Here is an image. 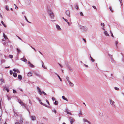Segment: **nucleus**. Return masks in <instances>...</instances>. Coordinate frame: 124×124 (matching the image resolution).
<instances>
[{
    "label": "nucleus",
    "instance_id": "1",
    "mask_svg": "<svg viewBox=\"0 0 124 124\" xmlns=\"http://www.w3.org/2000/svg\"><path fill=\"white\" fill-rule=\"evenodd\" d=\"M48 12L51 18L52 19H53L54 17V15L53 12L49 9L48 10Z\"/></svg>",
    "mask_w": 124,
    "mask_h": 124
},
{
    "label": "nucleus",
    "instance_id": "2",
    "mask_svg": "<svg viewBox=\"0 0 124 124\" xmlns=\"http://www.w3.org/2000/svg\"><path fill=\"white\" fill-rule=\"evenodd\" d=\"M37 88L38 89V92L40 95H41L42 94V93H43L44 95H46V93L44 91H43L42 92L41 90L39 87H37Z\"/></svg>",
    "mask_w": 124,
    "mask_h": 124
},
{
    "label": "nucleus",
    "instance_id": "3",
    "mask_svg": "<svg viewBox=\"0 0 124 124\" xmlns=\"http://www.w3.org/2000/svg\"><path fill=\"white\" fill-rule=\"evenodd\" d=\"M3 37L4 38V39L3 38L2 40V41H5L6 39H8V38L7 36L5 35L4 33H3Z\"/></svg>",
    "mask_w": 124,
    "mask_h": 124
},
{
    "label": "nucleus",
    "instance_id": "4",
    "mask_svg": "<svg viewBox=\"0 0 124 124\" xmlns=\"http://www.w3.org/2000/svg\"><path fill=\"white\" fill-rule=\"evenodd\" d=\"M34 73L35 75L36 76H38V77L39 78L41 77V75L39 74V73L35 71H34Z\"/></svg>",
    "mask_w": 124,
    "mask_h": 124
},
{
    "label": "nucleus",
    "instance_id": "5",
    "mask_svg": "<svg viewBox=\"0 0 124 124\" xmlns=\"http://www.w3.org/2000/svg\"><path fill=\"white\" fill-rule=\"evenodd\" d=\"M83 30H84L85 31H86L88 30V28L86 27H84L82 26H81L80 27Z\"/></svg>",
    "mask_w": 124,
    "mask_h": 124
},
{
    "label": "nucleus",
    "instance_id": "6",
    "mask_svg": "<svg viewBox=\"0 0 124 124\" xmlns=\"http://www.w3.org/2000/svg\"><path fill=\"white\" fill-rule=\"evenodd\" d=\"M66 14L69 17H70V11L69 10L66 11Z\"/></svg>",
    "mask_w": 124,
    "mask_h": 124
},
{
    "label": "nucleus",
    "instance_id": "7",
    "mask_svg": "<svg viewBox=\"0 0 124 124\" xmlns=\"http://www.w3.org/2000/svg\"><path fill=\"white\" fill-rule=\"evenodd\" d=\"M3 90L4 91H7V92H8L9 91L8 88L6 86H5L4 87Z\"/></svg>",
    "mask_w": 124,
    "mask_h": 124
},
{
    "label": "nucleus",
    "instance_id": "8",
    "mask_svg": "<svg viewBox=\"0 0 124 124\" xmlns=\"http://www.w3.org/2000/svg\"><path fill=\"white\" fill-rule=\"evenodd\" d=\"M110 104L112 105V106L114 107L115 106V102L114 101L112 100H110Z\"/></svg>",
    "mask_w": 124,
    "mask_h": 124
},
{
    "label": "nucleus",
    "instance_id": "9",
    "mask_svg": "<svg viewBox=\"0 0 124 124\" xmlns=\"http://www.w3.org/2000/svg\"><path fill=\"white\" fill-rule=\"evenodd\" d=\"M23 118L22 117V116H21L20 117V119L19 121V124H22V123H23Z\"/></svg>",
    "mask_w": 124,
    "mask_h": 124
},
{
    "label": "nucleus",
    "instance_id": "10",
    "mask_svg": "<svg viewBox=\"0 0 124 124\" xmlns=\"http://www.w3.org/2000/svg\"><path fill=\"white\" fill-rule=\"evenodd\" d=\"M56 27L58 30L59 31H61V29L59 25L58 24L56 25Z\"/></svg>",
    "mask_w": 124,
    "mask_h": 124
},
{
    "label": "nucleus",
    "instance_id": "11",
    "mask_svg": "<svg viewBox=\"0 0 124 124\" xmlns=\"http://www.w3.org/2000/svg\"><path fill=\"white\" fill-rule=\"evenodd\" d=\"M31 119L33 121H34L36 119V117L34 116H31Z\"/></svg>",
    "mask_w": 124,
    "mask_h": 124
},
{
    "label": "nucleus",
    "instance_id": "12",
    "mask_svg": "<svg viewBox=\"0 0 124 124\" xmlns=\"http://www.w3.org/2000/svg\"><path fill=\"white\" fill-rule=\"evenodd\" d=\"M70 122L71 124H72V123L75 121V120L73 118H70Z\"/></svg>",
    "mask_w": 124,
    "mask_h": 124
},
{
    "label": "nucleus",
    "instance_id": "13",
    "mask_svg": "<svg viewBox=\"0 0 124 124\" xmlns=\"http://www.w3.org/2000/svg\"><path fill=\"white\" fill-rule=\"evenodd\" d=\"M83 121L84 122H87V123H88L89 124H91V123L90 122L88 121L87 120L85 119V118H84L83 119Z\"/></svg>",
    "mask_w": 124,
    "mask_h": 124
},
{
    "label": "nucleus",
    "instance_id": "14",
    "mask_svg": "<svg viewBox=\"0 0 124 124\" xmlns=\"http://www.w3.org/2000/svg\"><path fill=\"white\" fill-rule=\"evenodd\" d=\"M23 59V58H22L20 59L25 62H26V63H27V60H26L25 59Z\"/></svg>",
    "mask_w": 124,
    "mask_h": 124
},
{
    "label": "nucleus",
    "instance_id": "15",
    "mask_svg": "<svg viewBox=\"0 0 124 124\" xmlns=\"http://www.w3.org/2000/svg\"><path fill=\"white\" fill-rule=\"evenodd\" d=\"M104 34L106 36H109L108 34V33L107 31H105L104 32Z\"/></svg>",
    "mask_w": 124,
    "mask_h": 124
},
{
    "label": "nucleus",
    "instance_id": "16",
    "mask_svg": "<svg viewBox=\"0 0 124 124\" xmlns=\"http://www.w3.org/2000/svg\"><path fill=\"white\" fill-rule=\"evenodd\" d=\"M68 83L70 85V86L72 87H73V86L74 85L73 83H72L70 81L69 82H68Z\"/></svg>",
    "mask_w": 124,
    "mask_h": 124
},
{
    "label": "nucleus",
    "instance_id": "17",
    "mask_svg": "<svg viewBox=\"0 0 124 124\" xmlns=\"http://www.w3.org/2000/svg\"><path fill=\"white\" fill-rule=\"evenodd\" d=\"M39 102L42 105H43V106H45V107H47V106H46V105L45 104H44L43 103H42V102H41V101H40V100H39Z\"/></svg>",
    "mask_w": 124,
    "mask_h": 124
},
{
    "label": "nucleus",
    "instance_id": "18",
    "mask_svg": "<svg viewBox=\"0 0 124 124\" xmlns=\"http://www.w3.org/2000/svg\"><path fill=\"white\" fill-rule=\"evenodd\" d=\"M62 98L63 100L66 101H68V100L66 98H65V96H62Z\"/></svg>",
    "mask_w": 124,
    "mask_h": 124
},
{
    "label": "nucleus",
    "instance_id": "19",
    "mask_svg": "<svg viewBox=\"0 0 124 124\" xmlns=\"http://www.w3.org/2000/svg\"><path fill=\"white\" fill-rule=\"evenodd\" d=\"M32 74L31 72H29L28 74H27V76H31L32 75Z\"/></svg>",
    "mask_w": 124,
    "mask_h": 124
},
{
    "label": "nucleus",
    "instance_id": "20",
    "mask_svg": "<svg viewBox=\"0 0 124 124\" xmlns=\"http://www.w3.org/2000/svg\"><path fill=\"white\" fill-rule=\"evenodd\" d=\"M18 79L20 80H21L22 78V76L20 75H19L18 76Z\"/></svg>",
    "mask_w": 124,
    "mask_h": 124
},
{
    "label": "nucleus",
    "instance_id": "21",
    "mask_svg": "<svg viewBox=\"0 0 124 124\" xmlns=\"http://www.w3.org/2000/svg\"><path fill=\"white\" fill-rule=\"evenodd\" d=\"M13 75L14 77H16L17 76V74L16 73H13Z\"/></svg>",
    "mask_w": 124,
    "mask_h": 124
},
{
    "label": "nucleus",
    "instance_id": "22",
    "mask_svg": "<svg viewBox=\"0 0 124 124\" xmlns=\"http://www.w3.org/2000/svg\"><path fill=\"white\" fill-rule=\"evenodd\" d=\"M5 8L8 11L9 10V9L8 8V6H5Z\"/></svg>",
    "mask_w": 124,
    "mask_h": 124
},
{
    "label": "nucleus",
    "instance_id": "23",
    "mask_svg": "<svg viewBox=\"0 0 124 124\" xmlns=\"http://www.w3.org/2000/svg\"><path fill=\"white\" fill-rule=\"evenodd\" d=\"M1 23H2V24L4 25V26L5 27H6V25H5L4 24V22H3L2 21H1Z\"/></svg>",
    "mask_w": 124,
    "mask_h": 124
},
{
    "label": "nucleus",
    "instance_id": "24",
    "mask_svg": "<svg viewBox=\"0 0 124 124\" xmlns=\"http://www.w3.org/2000/svg\"><path fill=\"white\" fill-rule=\"evenodd\" d=\"M101 26H102V27L104 26V24L103 23H101Z\"/></svg>",
    "mask_w": 124,
    "mask_h": 124
},
{
    "label": "nucleus",
    "instance_id": "25",
    "mask_svg": "<svg viewBox=\"0 0 124 124\" xmlns=\"http://www.w3.org/2000/svg\"><path fill=\"white\" fill-rule=\"evenodd\" d=\"M20 104L21 106H23L25 107V104H24L23 102H22V103H21V104Z\"/></svg>",
    "mask_w": 124,
    "mask_h": 124
},
{
    "label": "nucleus",
    "instance_id": "26",
    "mask_svg": "<svg viewBox=\"0 0 124 124\" xmlns=\"http://www.w3.org/2000/svg\"><path fill=\"white\" fill-rule=\"evenodd\" d=\"M90 57L92 61L93 62H94V60L91 57V55L90 56Z\"/></svg>",
    "mask_w": 124,
    "mask_h": 124
},
{
    "label": "nucleus",
    "instance_id": "27",
    "mask_svg": "<svg viewBox=\"0 0 124 124\" xmlns=\"http://www.w3.org/2000/svg\"><path fill=\"white\" fill-rule=\"evenodd\" d=\"M58 102L57 101H55V102L54 103V104L55 105H57L58 104Z\"/></svg>",
    "mask_w": 124,
    "mask_h": 124
},
{
    "label": "nucleus",
    "instance_id": "28",
    "mask_svg": "<svg viewBox=\"0 0 124 124\" xmlns=\"http://www.w3.org/2000/svg\"><path fill=\"white\" fill-rule=\"evenodd\" d=\"M24 17H25V19L26 20V21H27V22H28V23H31V22H29V21H28V20L27 19V18H26V16H24Z\"/></svg>",
    "mask_w": 124,
    "mask_h": 124
},
{
    "label": "nucleus",
    "instance_id": "29",
    "mask_svg": "<svg viewBox=\"0 0 124 124\" xmlns=\"http://www.w3.org/2000/svg\"><path fill=\"white\" fill-rule=\"evenodd\" d=\"M66 79L67 81H68V82H70V81L69 80V77H67L66 78Z\"/></svg>",
    "mask_w": 124,
    "mask_h": 124
},
{
    "label": "nucleus",
    "instance_id": "30",
    "mask_svg": "<svg viewBox=\"0 0 124 124\" xmlns=\"http://www.w3.org/2000/svg\"><path fill=\"white\" fill-rule=\"evenodd\" d=\"M29 66L31 67H33L34 66V65L31 63L29 65Z\"/></svg>",
    "mask_w": 124,
    "mask_h": 124
},
{
    "label": "nucleus",
    "instance_id": "31",
    "mask_svg": "<svg viewBox=\"0 0 124 124\" xmlns=\"http://www.w3.org/2000/svg\"><path fill=\"white\" fill-rule=\"evenodd\" d=\"M109 9L111 12H113V10L112 9V8L111 7H110L109 8Z\"/></svg>",
    "mask_w": 124,
    "mask_h": 124
},
{
    "label": "nucleus",
    "instance_id": "32",
    "mask_svg": "<svg viewBox=\"0 0 124 124\" xmlns=\"http://www.w3.org/2000/svg\"><path fill=\"white\" fill-rule=\"evenodd\" d=\"M42 62V67H43V68L44 69H46V68L44 66V63H43V62Z\"/></svg>",
    "mask_w": 124,
    "mask_h": 124
},
{
    "label": "nucleus",
    "instance_id": "33",
    "mask_svg": "<svg viewBox=\"0 0 124 124\" xmlns=\"http://www.w3.org/2000/svg\"><path fill=\"white\" fill-rule=\"evenodd\" d=\"M18 102L20 104H21V103H22V102L21 101V100H18Z\"/></svg>",
    "mask_w": 124,
    "mask_h": 124
},
{
    "label": "nucleus",
    "instance_id": "34",
    "mask_svg": "<svg viewBox=\"0 0 124 124\" xmlns=\"http://www.w3.org/2000/svg\"><path fill=\"white\" fill-rule=\"evenodd\" d=\"M3 83V80H0V84H2Z\"/></svg>",
    "mask_w": 124,
    "mask_h": 124
},
{
    "label": "nucleus",
    "instance_id": "35",
    "mask_svg": "<svg viewBox=\"0 0 124 124\" xmlns=\"http://www.w3.org/2000/svg\"><path fill=\"white\" fill-rule=\"evenodd\" d=\"M103 114L101 113H100V116H103Z\"/></svg>",
    "mask_w": 124,
    "mask_h": 124
},
{
    "label": "nucleus",
    "instance_id": "36",
    "mask_svg": "<svg viewBox=\"0 0 124 124\" xmlns=\"http://www.w3.org/2000/svg\"><path fill=\"white\" fill-rule=\"evenodd\" d=\"M17 52H18L19 53H20L21 51L20 49L18 48H17Z\"/></svg>",
    "mask_w": 124,
    "mask_h": 124
},
{
    "label": "nucleus",
    "instance_id": "37",
    "mask_svg": "<svg viewBox=\"0 0 124 124\" xmlns=\"http://www.w3.org/2000/svg\"><path fill=\"white\" fill-rule=\"evenodd\" d=\"M67 113L68 114H70V115H72L71 113L70 112H68V111H67Z\"/></svg>",
    "mask_w": 124,
    "mask_h": 124
},
{
    "label": "nucleus",
    "instance_id": "38",
    "mask_svg": "<svg viewBox=\"0 0 124 124\" xmlns=\"http://www.w3.org/2000/svg\"><path fill=\"white\" fill-rule=\"evenodd\" d=\"M9 57L11 58H13V56L12 55H10L9 56Z\"/></svg>",
    "mask_w": 124,
    "mask_h": 124
},
{
    "label": "nucleus",
    "instance_id": "39",
    "mask_svg": "<svg viewBox=\"0 0 124 124\" xmlns=\"http://www.w3.org/2000/svg\"><path fill=\"white\" fill-rule=\"evenodd\" d=\"M13 73V71L11 70H10V74L11 75H12V74Z\"/></svg>",
    "mask_w": 124,
    "mask_h": 124
},
{
    "label": "nucleus",
    "instance_id": "40",
    "mask_svg": "<svg viewBox=\"0 0 124 124\" xmlns=\"http://www.w3.org/2000/svg\"><path fill=\"white\" fill-rule=\"evenodd\" d=\"M68 26H70L71 25V23L69 22L68 21L67 22Z\"/></svg>",
    "mask_w": 124,
    "mask_h": 124
},
{
    "label": "nucleus",
    "instance_id": "41",
    "mask_svg": "<svg viewBox=\"0 0 124 124\" xmlns=\"http://www.w3.org/2000/svg\"><path fill=\"white\" fill-rule=\"evenodd\" d=\"M115 90H118L119 89V88H118L116 87H115Z\"/></svg>",
    "mask_w": 124,
    "mask_h": 124
},
{
    "label": "nucleus",
    "instance_id": "42",
    "mask_svg": "<svg viewBox=\"0 0 124 124\" xmlns=\"http://www.w3.org/2000/svg\"><path fill=\"white\" fill-rule=\"evenodd\" d=\"M3 45H4V46H5V45H6L7 44V43L6 42H4L3 43Z\"/></svg>",
    "mask_w": 124,
    "mask_h": 124
},
{
    "label": "nucleus",
    "instance_id": "43",
    "mask_svg": "<svg viewBox=\"0 0 124 124\" xmlns=\"http://www.w3.org/2000/svg\"><path fill=\"white\" fill-rule=\"evenodd\" d=\"M17 37L18 38V39H19L20 40H22V39L20 38L19 37V36H17Z\"/></svg>",
    "mask_w": 124,
    "mask_h": 124
},
{
    "label": "nucleus",
    "instance_id": "44",
    "mask_svg": "<svg viewBox=\"0 0 124 124\" xmlns=\"http://www.w3.org/2000/svg\"><path fill=\"white\" fill-rule=\"evenodd\" d=\"M55 113H56V110L55 109H54L52 110Z\"/></svg>",
    "mask_w": 124,
    "mask_h": 124
},
{
    "label": "nucleus",
    "instance_id": "45",
    "mask_svg": "<svg viewBox=\"0 0 124 124\" xmlns=\"http://www.w3.org/2000/svg\"><path fill=\"white\" fill-rule=\"evenodd\" d=\"M80 14L81 16H84V15L82 12H80Z\"/></svg>",
    "mask_w": 124,
    "mask_h": 124
},
{
    "label": "nucleus",
    "instance_id": "46",
    "mask_svg": "<svg viewBox=\"0 0 124 124\" xmlns=\"http://www.w3.org/2000/svg\"><path fill=\"white\" fill-rule=\"evenodd\" d=\"M16 72L18 73H20V71L17 69L16 70Z\"/></svg>",
    "mask_w": 124,
    "mask_h": 124
},
{
    "label": "nucleus",
    "instance_id": "47",
    "mask_svg": "<svg viewBox=\"0 0 124 124\" xmlns=\"http://www.w3.org/2000/svg\"><path fill=\"white\" fill-rule=\"evenodd\" d=\"M75 8L77 9H78V6L77 5H76L75 7Z\"/></svg>",
    "mask_w": 124,
    "mask_h": 124
},
{
    "label": "nucleus",
    "instance_id": "48",
    "mask_svg": "<svg viewBox=\"0 0 124 124\" xmlns=\"http://www.w3.org/2000/svg\"><path fill=\"white\" fill-rule=\"evenodd\" d=\"M13 93H16V91L15 90H13Z\"/></svg>",
    "mask_w": 124,
    "mask_h": 124
},
{
    "label": "nucleus",
    "instance_id": "49",
    "mask_svg": "<svg viewBox=\"0 0 124 124\" xmlns=\"http://www.w3.org/2000/svg\"><path fill=\"white\" fill-rule=\"evenodd\" d=\"M46 102H47V103L49 105V103L48 101L47 100H46Z\"/></svg>",
    "mask_w": 124,
    "mask_h": 124
},
{
    "label": "nucleus",
    "instance_id": "50",
    "mask_svg": "<svg viewBox=\"0 0 124 124\" xmlns=\"http://www.w3.org/2000/svg\"><path fill=\"white\" fill-rule=\"evenodd\" d=\"M52 100L53 101H54L55 100V98H54V97H52Z\"/></svg>",
    "mask_w": 124,
    "mask_h": 124
},
{
    "label": "nucleus",
    "instance_id": "51",
    "mask_svg": "<svg viewBox=\"0 0 124 124\" xmlns=\"http://www.w3.org/2000/svg\"><path fill=\"white\" fill-rule=\"evenodd\" d=\"M55 74L59 78H60L59 76V75H58L57 74L55 73Z\"/></svg>",
    "mask_w": 124,
    "mask_h": 124
},
{
    "label": "nucleus",
    "instance_id": "52",
    "mask_svg": "<svg viewBox=\"0 0 124 124\" xmlns=\"http://www.w3.org/2000/svg\"><path fill=\"white\" fill-rule=\"evenodd\" d=\"M64 21L66 22L67 23V22H68V20H67V19H64Z\"/></svg>",
    "mask_w": 124,
    "mask_h": 124
},
{
    "label": "nucleus",
    "instance_id": "53",
    "mask_svg": "<svg viewBox=\"0 0 124 124\" xmlns=\"http://www.w3.org/2000/svg\"><path fill=\"white\" fill-rule=\"evenodd\" d=\"M93 7L94 9H96V7L95 6H93Z\"/></svg>",
    "mask_w": 124,
    "mask_h": 124
},
{
    "label": "nucleus",
    "instance_id": "54",
    "mask_svg": "<svg viewBox=\"0 0 124 124\" xmlns=\"http://www.w3.org/2000/svg\"><path fill=\"white\" fill-rule=\"evenodd\" d=\"M31 47L35 51H36V50L35 49V48H34L32 46H31Z\"/></svg>",
    "mask_w": 124,
    "mask_h": 124
},
{
    "label": "nucleus",
    "instance_id": "55",
    "mask_svg": "<svg viewBox=\"0 0 124 124\" xmlns=\"http://www.w3.org/2000/svg\"><path fill=\"white\" fill-rule=\"evenodd\" d=\"M79 115H82V113L81 112H80L79 113Z\"/></svg>",
    "mask_w": 124,
    "mask_h": 124
},
{
    "label": "nucleus",
    "instance_id": "56",
    "mask_svg": "<svg viewBox=\"0 0 124 124\" xmlns=\"http://www.w3.org/2000/svg\"><path fill=\"white\" fill-rule=\"evenodd\" d=\"M84 65L86 67H88V65H85V64H84Z\"/></svg>",
    "mask_w": 124,
    "mask_h": 124
},
{
    "label": "nucleus",
    "instance_id": "57",
    "mask_svg": "<svg viewBox=\"0 0 124 124\" xmlns=\"http://www.w3.org/2000/svg\"><path fill=\"white\" fill-rule=\"evenodd\" d=\"M118 42H117V41H116L115 42V44H116V45H117V44H118Z\"/></svg>",
    "mask_w": 124,
    "mask_h": 124
},
{
    "label": "nucleus",
    "instance_id": "58",
    "mask_svg": "<svg viewBox=\"0 0 124 124\" xmlns=\"http://www.w3.org/2000/svg\"><path fill=\"white\" fill-rule=\"evenodd\" d=\"M13 70L14 71L16 72V70L15 69H14Z\"/></svg>",
    "mask_w": 124,
    "mask_h": 124
},
{
    "label": "nucleus",
    "instance_id": "59",
    "mask_svg": "<svg viewBox=\"0 0 124 124\" xmlns=\"http://www.w3.org/2000/svg\"><path fill=\"white\" fill-rule=\"evenodd\" d=\"M83 40L85 42H86V40L85 39H83Z\"/></svg>",
    "mask_w": 124,
    "mask_h": 124
},
{
    "label": "nucleus",
    "instance_id": "60",
    "mask_svg": "<svg viewBox=\"0 0 124 124\" xmlns=\"http://www.w3.org/2000/svg\"><path fill=\"white\" fill-rule=\"evenodd\" d=\"M0 17H1V18H2V16L1 15V14L0 13Z\"/></svg>",
    "mask_w": 124,
    "mask_h": 124
},
{
    "label": "nucleus",
    "instance_id": "61",
    "mask_svg": "<svg viewBox=\"0 0 124 124\" xmlns=\"http://www.w3.org/2000/svg\"><path fill=\"white\" fill-rule=\"evenodd\" d=\"M102 30H105V29L104 28V27H102Z\"/></svg>",
    "mask_w": 124,
    "mask_h": 124
},
{
    "label": "nucleus",
    "instance_id": "62",
    "mask_svg": "<svg viewBox=\"0 0 124 124\" xmlns=\"http://www.w3.org/2000/svg\"><path fill=\"white\" fill-rule=\"evenodd\" d=\"M36 99L38 100L39 101V100H40L38 98H36Z\"/></svg>",
    "mask_w": 124,
    "mask_h": 124
},
{
    "label": "nucleus",
    "instance_id": "63",
    "mask_svg": "<svg viewBox=\"0 0 124 124\" xmlns=\"http://www.w3.org/2000/svg\"><path fill=\"white\" fill-rule=\"evenodd\" d=\"M111 35L112 36V37H114V36H113V34H112V33H111Z\"/></svg>",
    "mask_w": 124,
    "mask_h": 124
},
{
    "label": "nucleus",
    "instance_id": "64",
    "mask_svg": "<svg viewBox=\"0 0 124 124\" xmlns=\"http://www.w3.org/2000/svg\"><path fill=\"white\" fill-rule=\"evenodd\" d=\"M28 64H29V65H30V64L31 63V62H29V61L28 62Z\"/></svg>",
    "mask_w": 124,
    "mask_h": 124
}]
</instances>
